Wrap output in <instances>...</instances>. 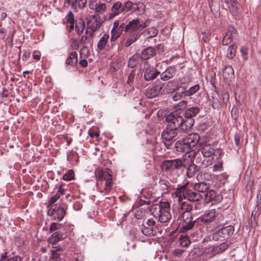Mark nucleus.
Segmentation results:
<instances>
[{"label": "nucleus", "instance_id": "864d4df0", "mask_svg": "<svg viewBox=\"0 0 261 261\" xmlns=\"http://www.w3.org/2000/svg\"><path fill=\"white\" fill-rule=\"evenodd\" d=\"M84 28H85V24L83 23H81L80 27H79L77 25H75V31L79 35H81L83 33Z\"/></svg>", "mask_w": 261, "mask_h": 261}, {"label": "nucleus", "instance_id": "c9c22d12", "mask_svg": "<svg viewBox=\"0 0 261 261\" xmlns=\"http://www.w3.org/2000/svg\"><path fill=\"white\" fill-rule=\"evenodd\" d=\"M209 188V185L205 182H199L195 184L194 189L199 192L205 193Z\"/></svg>", "mask_w": 261, "mask_h": 261}, {"label": "nucleus", "instance_id": "f704fd0d", "mask_svg": "<svg viewBox=\"0 0 261 261\" xmlns=\"http://www.w3.org/2000/svg\"><path fill=\"white\" fill-rule=\"evenodd\" d=\"M199 167L192 164H191L187 169V175L189 178L193 177L199 171Z\"/></svg>", "mask_w": 261, "mask_h": 261}, {"label": "nucleus", "instance_id": "79ce46f5", "mask_svg": "<svg viewBox=\"0 0 261 261\" xmlns=\"http://www.w3.org/2000/svg\"><path fill=\"white\" fill-rule=\"evenodd\" d=\"M74 173L72 170H68L66 173L63 175V179L66 181H70L74 178Z\"/></svg>", "mask_w": 261, "mask_h": 261}, {"label": "nucleus", "instance_id": "b1692460", "mask_svg": "<svg viewBox=\"0 0 261 261\" xmlns=\"http://www.w3.org/2000/svg\"><path fill=\"white\" fill-rule=\"evenodd\" d=\"M174 147L175 151L178 153L188 152L190 150L184 138L177 141L175 144Z\"/></svg>", "mask_w": 261, "mask_h": 261}, {"label": "nucleus", "instance_id": "a211bd4d", "mask_svg": "<svg viewBox=\"0 0 261 261\" xmlns=\"http://www.w3.org/2000/svg\"><path fill=\"white\" fill-rule=\"evenodd\" d=\"M237 33L236 30L233 28H230L222 40V44L224 45H227L230 44L233 40L237 39Z\"/></svg>", "mask_w": 261, "mask_h": 261}, {"label": "nucleus", "instance_id": "20e7f679", "mask_svg": "<svg viewBox=\"0 0 261 261\" xmlns=\"http://www.w3.org/2000/svg\"><path fill=\"white\" fill-rule=\"evenodd\" d=\"M170 204L168 201H161L152 206L151 212L153 217L158 218L161 223L168 222L171 218Z\"/></svg>", "mask_w": 261, "mask_h": 261}, {"label": "nucleus", "instance_id": "7ed1b4c3", "mask_svg": "<svg viewBox=\"0 0 261 261\" xmlns=\"http://www.w3.org/2000/svg\"><path fill=\"white\" fill-rule=\"evenodd\" d=\"M97 178V185L101 193L107 194L110 192L113 185L112 171L108 168L99 169L95 171Z\"/></svg>", "mask_w": 261, "mask_h": 261}, {"label": "nucleus", "instance_id": "5fc2aeb1", "mask_svg": "<svg viewBox=\"0 0 261 261\" xmlns=\"http://www.w3.org/2000/svg\"><path fill=\"white\" fill-rule=\"evenodd\" d=\"M80 43V42H78V41L76 39H72L71 40V46L73 49L76 50L78 49L79 47Z\"/></svg>", "mask_w": 261, "mask_h": 261}, {"label": "nucleus", "instance_id": "72a5a7b5", "mask_svg": "<svg viewBox=\"0 0 261 261\" xmlns=\"http://www.w3.org/2000/svg\"><path fill=\"white\" fill-rule=\"evenodd\" d=\"M77 63V54L76 51L72 52L66 61V64L71 66L76 65Z\"/></svg>", "mask_w": 261, "mask_h": 261}, {"label": "nucleus", "instance_id": "58836bf2", "mask_svg": "<svg viewBox=\"0 0 261 261\" xmlns=\"http://www.w3.org/2000/svg\"><path fill=\"white\" fill-rule=\"evenodd\" d=\"M237 49V46L233 44L230 45L228 48L227 51L226 57L227 58L229 59H232L236 55Z\"/></svg>", "mask_w": 261, "mask_h": 261}, {"label": "nucleus", "instance_id": "338daca9", "mask_svg": "<svg viewBox=\"0 0 261 261\" xmlns=\"http://www.w3.org/2000/svg\"><path fill=\"white\" fill-rule=\"evenodd\" d=\"M88 135L91 138H93L94 136L98 138L100 134L99 132L94 133L92 130L90 129L88 132Z\"/></svg>", "mask_w": 261, "mask_h": 261}, {"label": "nucleus", "instance_id": "f257e3e1", "mask_svg": "<svg viewBox=\"0 0 261 261\" xmlns=\"http://www.w3.org/2000/svg\"><path fill=\"white\" fill-rule=\"evenodd\" d=\"M148 25L147 20L144 21L139 18L132 19L125 25L124 23L119 25L118 20H115L113 23L114 28L121 30L122 33L124 30L127 33V39L125 43V47H129L135 42L141 36L142 30Z\"/></svg>", "mask_w": 261, "mask_h": 261}, {"label": "nucleus", "instance_id": "c756f323", "mask_svg": "<svg viewBox=\"0 0 261 261\" xmlns=\"http://www.w3.org/2000/svg\"><path fill=\"white\" fill-rule=\"evenodd\" d=\"M155 54V49L153 47H148L142 51L141 58L143 60H146L154 56Z\"/></svg>", "mask_w": 261, "mask_h": 261}, {"label": "nucleus", "instance_id": "9b49d317", "mask_svg": "<svg viewBox=\"0 0 261 261\" xmlns=\"http://www.w3.org/2000/svg\"><path fill=\"white\" fill-rule=\"evenodd\" d=\"M144 77L146 81H149L155 79L160 72L150 66L147 61L144 63Z\"/></svg>", "mask_w": 261, "mask_h": 261}, {"label": "nucleus", "instance_id": "69168bd1", "mask_svg": "<svg viewBox=\"0 0 261 261\" xmlns=\"http://www.w3.org/2000/svg\"><path fill=\"white\" fill-rule=\"evenodd\" d=\"M22 257L19 255H16L7 259V261H21Z\"/></svg>", "mask_w": 261, "mask_h": 261}, {"label": "nucleus", "instance_id": "1a4fd4ad", "mask_svg": "<svg viewBox=\"0 0 261 261\" xmlns=\"http://www.w3.org/2000/svg\"><path fill=\"white\" fill-rule=\"evenodd\" d=\"M183 166V162L180 159L167 160L164 161L162 164V168L165 171L172 172L175 170L181 168Z\"/></svg>", "mask_w": 261, "mask_h": 261}, {"label": "nucleus", "instance_id": "f8f14e48", "mask_svg": "<svg viewBox=\"0 0 261 261\" xmlns=\"http://www.w3.org/2000/svg\"><path fill=\"white\" fill-rule=\"evenodd\" d=\"M189 184L186 183L182 186L177 188L176 190L172 193V197L173 199L174 204L177 202H180L185 199L187 192V187L189 186Z\"/></svg>", "mask_w": 261, "mask_h": 261}, {"label": "nucleus", "instance_id": "2eb2a0df", "mask_svg": "<svg viewBox=\"0 0 261 261\" xmlns=\"http://www.w3.org/2000/svg\"><path fill=\"white\" fill-rule=\"evenodd\" d=\"M187 145L190 150L194 147L199 142L200 140V136L197 133H192L189 134L184 138Z\"/></svg>", "mask_w": 261, "mask_h": 261}, {"label": "nucleus", "instance_id": "ea45409f", "mask_svg": "<svg viewBox=\"0 0 261 261\" xmlns=\"http://www.w3.org/2000/svg\"><path fill=\"white\" fill-rule=\"evenodd\" d=\"M111 33V37L110 40L111 42L116 41L122 34L121 30L114 28V26L113 27Z\"/></svg>", "mask_w": 261, "mask_h": 261}, {"label": "nucleus", "instance_id": "7c9ffc66", "mask_svg": "<svg viewBox=\"0 0 261 261\" xmlns=\"http://www.w3.org/2000/svg\"><path fill=\"white\" fill-rule=\"evenodd\" d=\"M123 14L128 12L129 11H134L139 9L138 5L134 4L130 1L125 2L123 6Z\"/></svg>", "mask_w": 261, "mask_h": 261}, {"label": "nucleus", "instance_id": "6e6d98bb", "mask_svg": "<svg viewBox=\"0 0 261 261\" xmlns=\"http://www.w3.org/2000/svg\"><path fill=\"white\" fill-rule=\"evenodd\" d=\"M143 224L145 225L154 227L155 224V221L152 219H148L146 221H144Z\"/></svg>", "mask_w": 261, "mask_h": 261}, {"label": "nucleus", "instance_id": "a878e982", "mask_svg": "<svg viewBox=\"0 0 261 261\" xmlns=\"http://www.w3.org/2000/svg\"><path fill=\"white\" fill-rule=\"evenodd\" d=\"M109 38L110 36L108 34L104 33L103 34H101V37L97 44V48L100 50H103L106 48Z\"/></svg>", "mask_w": 261, "mask_h": 261}, {"label": "nucleus", "instance_id": "6e6552de", "mask_svg": "<svg viewBox=\"0 0 261 261\" xmlns=\"http://www.w3.org/2000/svg\"><path fill=\"white\" fill-rule=\"evenodd\" d=\"M87 23V30L93 33L98 31L101 25L100 16L93 14L87 16L85 18Z\"/></svg>", "mask_w": 261, "mask_h": 261}, {"label": "nucleus", "instance_id": "13d9d810", "mask_svg": "<svg viewBox=\"0 0 261 261\" xmlns=\"http://www.w3.org/2000/svg\"><path fill=\"white\" fill-rule=\"evenodd\" d=\"M240 139L241 136L239 134L236 133L234 136V139L236 145L238 147L240 146L241 144Z\"/></svg>", "mask_w": 261, "mask_h": 261}, {"label": "nucleus", "instance_id": "6ab92c4d", "mask_svg": "<svg viewBox=\"0 0 261 261\" xmlns=\"http://www.w3.org/2000/svg\"><path fill=\"white\" fill-rule=\"evenodd\" d=\"M111 12L109 15V18L112 19L121 13H123V8L122 3L119 1L115 2L111 7Z\"/></svg>", "mask_w": 261, "mask_h": 261}, {"label": "nucleus", "instance_id": "774afa93", "mask_svg": "<svg viewBox=\"0 0 261 261\" xmlns=\"http://www.w3.org/2000/svg\"><path fill=\"white\" fill-rule=\"evenodd\" d=\"M184 251V250L180 249H176L173 251V254L176 256H180Z\"/></svg>", "mask_w": 261, "mask_h": 261}, {"label": "nucleus", "instance_id": "4c0bfd02", "mask_svg": "<svg viewBox=\"0 0 261 261\" xmlns=\"http://www.w3.org/2000/svg\"><path fill=\"white\" fill-rule=\"evenodd\" d=\"M204 251L206 254H208L210 256H214L216 253H219L218 247L215 246L214 245H210L207 246L204 249Z\"/></svg>", "mask_w": 261, "mask_h": 261}, {"label": "nucleus", "instance_id": "8fccbe9b", "mask_svg": "<svg viewBox=\"0 0 261 261\" xmlns=\"http://www.w3.org/2000/svg\"><path fill=\"white\" fill-rule=\"evenodd\" d=\"M223 168V163L222 162H219L213 166V171L214 172L221 171Z\"/></svg>", "mask_w": 261, "mask_h": 261}, {"label": "nucleus", "instance_id": "cd10ccee", "mask_svg": "<svg viewBox=\"0 0 261 261\" xmlns=\"http://www.w3.org/2000/svg\"><path fill=\"white\" fill-rule=\"evenodd\" d=\"M200 145L201 146V153L204 157H210L214 153V149L211 145L201 143Z\"/></svg>", "mask_w": 261, "mask_h": 261}, {"label": "nucleus", "instance_id": "412c9836", "mask_svg": "<svg viewBox=\"0 0 261 261\" xmlns=\"http://www.w3.org/2000/svg\"><path fill=\"white\" fill-rule=\"evenodd\" d=\"M63 251V248L60 246H52L49 259L54 261H59L61 259L60 256Z\"/></svg>", "mask_w": 261, "mask_h": 261}, {"label": "nucleus", "instance_id": "393cba45", "mask_svg": "<svg viewBox=\"0 0 261 261\" xmlns=\"http://www.w3.org/2000/svg\"><path fill=\"white\" fill-rule=\"evenodd\" d=\"M173 92L175 94L172 96V99L174 101H177L180 99L183 96H186V88L184 86H179L176 87Z\"/></svg>", "mask_w": 261, "mask_h": 261}, {"label": "nucleus", "instance_id": "bf43d9fd", "mask_svg": "<svg viewBox=\"0 0 261 261\" xmlns=\"http://www.w3.org/2000/svg\"><path fill=\"white\" fill-rule=\"evenodd\" d=\"M135 77V73L132 71L128 75L127 83L130 85L134 81Z\"/></svg>", "mask_w": 261, "mask_h": 261}, {"label": "nucleus", "instance_id": "09e8293b", "mask_svg": "<svg viewBox=\"0 0 261 261\" xmlns=\"http://www.w3.org/2000/svg\"><path fill=\"white\" fill-rule=\"evenodd\" d=\"M218 247V250L219 252H222L226 250L229 247V245L226 242H223L222 244H220Z\"/></svg>", "mask_w": 261, "mask_h": 261}, {"label": "nucleus", "instance_id": "bb28decb", "mask_svg": "<svg viewBox=\"0 0 261 261\" xmlns=\"http://www.w3.org/2000/svg\"><path fill=\"white\" fill-rule=\"evenodd\" d=\"M74 9H83L87 3V0H65Z\"/></svg>", "mask_w": 261, "mask_h": 261}, {"label": "nucleus", "instance_id": "0e129e2a", "mask_svg": "<svg viewBox=\"0 0 261 261\" xmlns=\"http://www.w3.org/2000/svg\"><path fill=\"white\" fill-rule=\"evenodd\" d=\"M63 184H61L59 186V190L57 192V193H59V195H60V196L65 194V189L63 188Z\"/></svg>", "mask_w": 261, "mask_h": 261}, {"label": "nucleus", "instance_id": "2f4dec72", "mask_svg": "<svg viewBox=\"0 0 261 261\" xmlns=\"http://www.w3.org/2000/svg\"><path fill=\"white\" fill-rule=\"evenodd\" d=\"M223 76L225 79H230L234 75V70L230 65L226 66L223 70Z\"/></svg>", "mask_w": 261, "mask_h": 261}, {"label": "nucleus", "instance_id": "9d476101", "mask_svg": "<svg viewBox=\"0 0 261 261\" xmlns=\"http://www.w3.org/2000/svg\"><path fill=\"white\" fill-rule=\"evenodd\" d=\"M88 6L90 9L95 12V14L98 15L104 14L107 10V6L106 3L97 0H90L88 3Z\"/></svg>", "mask_w": 261, "mask_h": 261}, {"label": "nucleus", "instance_id": "473e14b6", "mask_svg": "<svg viewBox=\"0 0 261 261\" xmlns=\"http://www.w3.org/2000/svg\"><path fill=\"white\" fill-rule=\"evenodd\" d=\"M142 232L146 236H154L156 233V231L154 230V227L148 226L143 224V227L141 228Z\"/></svg>", "mask_w": 261, "mask_h": 261}, {"label": "nucleus", "instance_id": "5701e85b", "mask_svg": "<svg viewBox=\"0 0 261 261\" xmlns=\"http://www.w3.org/2000/svg\"><path fill=\"white\" fill-rule=\"evenodd\" d=\"M185 199H187L189 201L196 202L202 198V196L199 192L193 191L189 189L188 186L187 187Z\"/></svg>", "mask_w": 261, "mask_h": 261}, {"label": "nucleus", "instance_id": "0eeeda50", "mask_svg": "<svg viewBox=\"0 0 261 261\" xmlns=\"http://www.w3.org/2000/svg\"><path fill=\"white\" fill-rule=\"evenodd\" d=\"M180 221L181 227L180 231L186 232L188 230L192 229L196 222V220L193 221V217L191 213L181 214L178 217Z\"/></svg>", "mask_w": 261, "mask_h": 261}, {"label": "nucleus", "instance_id": "ddd939ff", "mask_svg": "<svg viewBox=\"0 0 261 261\" xmlns=\"http://www.w3.org/2000/svg\"><path fill=\"white\" fill-rule=\"evenodd\" d=\"M54 206V208L51 207L48 210L47 214L49 216H53L55 219L61 221L66 215V209L64 207L58 206L56 204Z\"/></svg>", "mask_w": 261, "mask_h": 261}, {"label": "nucleus", "instance_id": "c03bdc74", "mask_svg": "<svg viewBox=\"0 0 261 261\" xmlns=\"http://www.w3.org/2000/svg\"><path fill=\"white\" fill-rule=\"evenodd\" d=\"M204 196L208 201H212L215 200V198L216 197V193L213 190H210L206 191L204 194Z\"/></svg>", "mask_w": 261, "mask_h": 261}, {"label": "nucleus", "instance_id": "49530a36", "mask_svg": "<svg viewBox=\"0 0 261 261\" xmlns=\"http://www.w3.org/2000/svg\"><path fill=\"white\" fill-rule=\"evenodd\" d=\"M66 22L69 23H74V16L71 11H69L66 17Z\"/></svg>", "mask_w": 261, "mask_h": 261}, {"label": "nucleus", "instance_id": "3c124183", "mask_svg": "<svg viewBox=\"0 0 261 261\" xmlns=\"http://www.w3.org/2000/svg\"><path fill=\"white\" fill-rule=\"evenodd\" d=\"M60 198V195H59V193H56L54 196H53L50 200H49V206L53 205L55 202H56Z\"/></svg>", "mask_w": 261, "mask_h": 261}, {"label": "nucleus", "instance_id": "c85d7f7f", "mask_svg": "<svg viewBox=\"0 0 261 261\" xmlns=\"http://www.w3.org/2000/svg\"><path fill=\"white\" fill-rule=\"evenodd\" d=\"M175 73V70L172 67L167 68L161 74L160 77L163 81H167L172 78Z\"/></svg>", "mask_w": 261, "mask_h": 261}, {"label": "nucleus", "instance_id": "423d86ee", "mask_svg": "<svg viewBox=\"0 0 261 261\" xmlns=\"http://www.w3.org/2000/svg\"><path fill=\"white\" fill-rule=\"evenodd\" d=\"M234 231V227L231 225L223 227L212 234V239L216 241H227L233 234Z\"/></svg>", "mask_w": 261, "mask_h": 261}, {"label": "nucleus", "instance_id": "603ef678", "mask_svg": "<svg viewBox=\"0 0 261 261\" xmlns=\"http://www.w3.org/2000/svg\"><path fill=\"white\" fill-rule=\"evenodd\" d=\"M188 105V101L186 100H182L180 101L177 105V108L178 110L185 109Z\"/></svg>", "mask_w": 261, "mask_h": 261}, {"label": "nucleus", "instance_id": "dca6fc26", "mask_svg": "<svg viewBox=\"0 0 261 261\" xmlns=\"http://www.w3.org/2000/svg\"><path fill=\"white\" fill-rule=\"evenodd\" d=\"M199 112L200 109L197 107H191L185 111L184 113L185 120L186 121H189L190 120H192L193 122L191 124V127L194 123V119L193 118L195 117Z\"/></svg>", "mask_w": 261, "mask_h": 261}, {"label": "nucleus", "instance_id": "a18cd8bd", "mask_svg": "<svg viewBox=\"0 0 261 261\" xmlns=\"http://www.w3.org/2000/svg\"><path fill=\"white\" fill-rule=\"evenodd\" d=\"M248 48L246 46H243L241 47L240 49V52L241 53V55L243 57V59L244 60H248Z\"/></svg>", "mask_w": 261, "mask_h": 261}, {"label": "nucleus", "instance_id": "de8ad7c7", "mask_svg": "<svg viewBox=\"0 0 261 261\" xmlns=\"http://www.w3.org/2000/svg\"><path fill=\"white\" fill-rule=\"evenodd\" d=\"M62 224L58 223H52L49 227V231L52 232L53 231L60 229L61 228Z\"/></svg>", "mask_w": 261, "mask_h": 261}, {"label": "nucleus", "instance_id": "f03ea898", "mask_svg": "<svg viewBox=\"0 0 261 261\" xmlns=\"http://www.w3.org/2000/svg\"><path fill=\"white\" fill-rule=\"evenodd\" d=\"M223 217L217 218L216 210L211 209L206 211L197 220L202 222L208 231H212L225 224Z\"/></svg>", "mask_w": 261, "mask_h": 261}, {"label": "nucleus", "instance_id": "a19ab883", "mask_svg": "<svg viewBox=\"0 0 261 261\" xmlns=\"http://www.w3.org/2000/svg\"><path fill=\"white\" fill-rule=\"evenodd\" d=\"M200 89V86L198 84H196L191 87L188 90L186 89V96H190L194 95L196 92L199 91Z\"/></svg>", "mask_w": 261, "mask_h": 261}, {"label": "nucleus", "instance_id": "4d7b16f0", "mask_svg": "<svg viewBox=\"0 0 261 261\" xmlns=\"http://www.w3.org/2000/svg\"><path fill=\"white\" fill-rule=\"evenodd\" d=\"M229 11L233 15H237L239 14L238 6L236 7H228Z\"/></svg>", "mask_w": 261, "mask_h": 261}, {"label": "nucleus", "instance_id": "aec40b11", "mask_svg": "<svg viewBox=\"0 0 261 261\" xmlns=\"http://www.w3.org/2000/svg\"><path fill=\"white\" fill-rule=\"evenodd\" d=\"M93 37L94 33L89 32V30H86L85 34L81 37L80 43L84 45V48L87 45L92 46L93 43Z\"/></svg>", "mask_w": 261, "mask_h": 261}, {"label": "nucleus", "instance_id": "e433bc0d", "mask_svg": "<svg viewBox=\"0 0 261 261\" xmlns=\"http://www.w3.org/2000/svg\"><path fill=\"white\" fill-rule=\"evenodd\" d=\"M179 241L182 247H187L191 244V241L187 234H181L179 238Z\"/></svg>", "mask_w": 261, "mask_h": 261}, {"label": "nucleus", "instance_id": "37998d69", "mask_svg": "<svg viewBox=\"0 0 261 261\" xmlns=\"http://www.w3.org/2000/svg\"><path fill=\"white\" fill-rule=\"evenodd\" d=\"M148 37L152 38L156 36L158 33V30L155 27L148 28L146 31Z\"/></svg>", "mask_w": 261, "mask_h": 261}, {"label": "nucleus", "instance_id": "39448f33", "mask_svg": "<svg viewBox=\"0 0 261 261\" xmlns=\"http://www.w3.org/2000/svg\"><path fill=\"white\" fill-rule=\"evenodd\" d=\"M166 121L169 126L176 129H180L181 130L186 131L191 128L192 120L186 121L183 117L178 116L176 113H170L166 117Z\"/></svg>", "mask_w": 261, "mask_h": 261}, {"label": "nucleus", "instance_id": "e2e57ef3", "mask_svg": "<svg viewBox=\"0 0 261 261\" xmlns=\"http://www.w3.org/2000/svg\"><path fill=\"white\" fill-rule=\"evenodd\" d=\"M8 252L5 251L4 253L0 255V261H7L8 257Z\"/></svg>", "mask_w": 261, "mask_h": 261}, {"label": "nucleus", "instance_id": "4468645a", "mask_svg": "<svg viewBox=\"0 0 261 261\" xmlns=\"http://www.w3.org/2000/svg\"><path fill=\"white\" fill-rule=\"evenodd\" d=\"M174 211H177L179 215L181 214L191 213L193 206L189 202L181 201V202L173 204Z\"/></svg>", "mask_w": 261, "mask_h": 261}, {"label": "nucleus", "instance_id": "f3484780", "mask_svg": "<svg viewBox=\"0 0 261 261\" xmlns=\"http://www.w3.org/2000/svg\"><path fill=\"white\" fill-rule=\"evenodd\" d=\"M177 129L167 125L166 128L162 134L163 139L167 141L171 140L177 135Z\"/></svg>", "mask_w": 261, "mask_h": 261}, {"label": "nucleus", "instance_id": "4be33fe9", "mask_svg": "<svg viewBox=\"0 0 261 261\" xmlns=\"http://www.w3.org/2000/svg\"><path fill=\"white\" fill-rule=\"evenodd\" d=\"M64 234L61 231H56L53 233L51 236L47 239V242L49 244L52 246H56V244L64 239Z\"/></svg>", "mask_w": 261, "mask_h": 261}, {"label": "nucleus", "instance_id": "052dcab7", "mask_svg": "<svg viewBox=\"0 0 261 261\" xmlns=\"http://www.w3.org/2000/svg\"><path fill=\"white\" fill-rule=\"evenodd\" d=\"M222 100L224 102L226 103L229 101V96L227 92H223L222 94Z\"/></svg>", "mask_w": 261, "mask_h": 261}, {"label": "nucleus", "instance_id": "680f3d73", "mask_svg": "<svg viewBox=\"0 0 261 261\" xmlns=\"http://www.w3.org/2000/svg\"><path fill=\"white\" fill-rule=\"evenodd\" d=\"M227 4H229L228 7H236L239 5L237 0H227L225 1Z\"/></svg>", "mask_w": 261, "mask_h": 261}]
</instances>
